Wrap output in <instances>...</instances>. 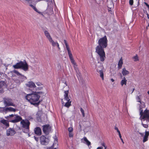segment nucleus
<instances>
[{
	"label": "nucleus",
	"mask_w": 149,
	"mask_h": 149,
	"mask_svg": "<svg viewBox=\"0 0 149 149\" xmlns=\"http://www.w3.org/2000/svg\"><path fill=\"white\" fill-rule=\"evenodd\" d=\"M123 64V62L122 60V57H121L119 60L118 63V69H121L122 67V65Z\"/></svg>",
	"instance_id": "nucleus-21"
},
{
	"label": "nucleus",
	"mask_w": 149,
	"mask_h": 149,
	"mask_svg": "<svg viewBox=\"0 0 149 149\" xmlns=\"http://www.w3.org/2000/svg\"><path fill=\"white\" fill-rule=\"evenodd\" d=\"M76 71L77 72V70H76Z\"/></svg>",
	"instance_id": "nucleus-56"
},
{
	"label": "nucleus",
	"mask_w": 149,
	"mask_h": 149,
	"mask_svg": "<svg viewBox=\"0 0 149 149\" xmlns=\"http://www.w3.org/2000/svg\"><path fill=\"white\" fill-rule=\"evenodd\" d=\"M80 111L82 114L83 116V117H84L85 116V113H84V111L83 110V109L81 108H80Z\"/></svg>",
	"instance_id": "nucleus-32"
},
{
	"label": "nucleus",
	"mask_w": 149,
	"mask_h": 149,
	"mask_svg": "<svg viewBox=\"0 0 149 149\" xmlns=\"http://www.w3.org/2000/svg\"><path fill=\"white\" fill-rule=\"evenodd\" d=\"M16 133V132L13 128H9L6 130V135L7 136H13Z\"/></svg>",
	"instance_id": "nucleus-11"
},
{
	"label": "nucleus",
	"mask_w": 149,
	"mask_h": 149,
	"mask_svg": "<svg viewBox=\"0 0 149 149\" xmlns=\"http://www.w3.org/2000/svg\"><path fill=\"white\" fill-rule=\"evenodd\" d=\"M104 147V149H107V147L106 146H105Z\"/></svg>",
	"instance_id": "nucleus-54"
},
{
	"label": "nucleus",
	"mask_w": 149,
	"mask_h": 149,
	"mask_svg": "<svg viewBox=\"0 0 149 149\" xmlns=\"http://www.w3.org/2000/svg\"><path fill=\"white\" fill-rule=\"evenodd\" d=\"M41 93L42 92H32V93L27 94L25 97V98L31 104L36 106H38L41 102L40 100H39L40 96L38 94Z\"/></svg>",
	"instance_id": "nucleus-2"
},
{
	"label": "nucleus",
	"mask_w": 149,
	"mask_h": 149,
	"mask_svg": "<svg viewBox=\"0 0 149 149\" xmlns=\"http://www.w3.org/2000/svg\"><path fill=\"white\" fill-rule=\"evenodd\" d=\"M148 139V137L146 136H144V137H143V143H144L146 141H147Z\"/></svg>",
	"instance_id": "nucleus-30"
},
{
	"label": "nucleus",
	"mask_w": 149,
	"mask_h": 149,
	"mask_svg": "<svg viewBox=\"0 0 149 149\" xmlns=\"http://www.w3.org/2000/svg\"><path fill=\"white\" fill-rule=\"evenodd\" d=\"M118 135H119V137L120 138V139L122 138V136H121L120 133H119L118 134Z\"/></svg>",
	"instance_id": "nucleus-44"
},
{
	"label": "nucleus",
	"mask_w": 149,
	"mask_h": 149,
	"mask_svg": "<svg viewBox=\"0 0 149 149\" xmlns=\"http://www.w3.org/2000/svg\"><path fill=\"white\" fill-rule=\"evenodd\" d=\"M69 137L70 138L73 137V134L72 132H69Z\"/></svg>",
	"instance_id": "nucleus-36"
},
{
	"label": "nucleus",
	"mask_w": 149,
	"mask_h": 149,
	"mask_svg": "<svg viewBox=\"0 0 149 149\" xmlns=\"http://www.w3.org/2000/svg\"><path fill=\"white\" fill-rule=\"evenodd\" d=\"M56 46H57L58 48L59 49H60V48L59 47V45L58 43L57 44V45Z\"/></svg>",
	"instance_id": "nucleus-45"
},
{
	"label": "nucleus",
	"mask_w": 149,
	"mask_h": 149,
	"mask_svg": "<svg viewBox=\"0 0 149 149\" xmlns=\"http://www.w3.org/2000/svg\"><path fill=\"white\" fill-rule=\"evenodd\" d=\"M6 86V84L4 81H0V89L2 88L1 90L3 89L2 91H3V88H4Z\"/></svg>",
	"instance_id": "nucleus-22"
},
{
	"label": "nucleus",
	"mask_w": 149,
	"mask_h": 149,
	"mask_svg": "<svg viewBox=\"0 0 149 149\" xmlns=\"http://www.w3.org/2000/svg\"><path fill=\"white\" fill-rule=\"evenodd\" d=\"M13 117L12 120H10L9 122L12 123H16L21 121L22 119V118L17 115H13V114L10 115L8 117V118Z\"/></svg>",
	"instance_id": "nucleus-6"
},
{
	"label": "nucleus",
	"mask_w": 149,
	"mask_h": 149,
	"mask_svg": "<svg viewBox=\"0 0 149 149\" xmlns=\"http://www.w3.org/2000/svg\"><path fill=\"white\" fill-rule=\"evenodd\" d=\"M134 88L132 90V93H133V91H134Z\"/></svg>",
	"instance_id": "nucleus-52"
},
{
	"label": "nucleus",
	"mask_w": 149,
	"mask_h": 149,
	"mask_svg": "<svg viewBox=\"0 0 149 149\" xmlns=\"http://www.w3.org/2000/svg\"><path fill=\"white\" fill-rule=\"evenodd\" d=\"M102 146H103L104 147H105L106 146L105 144V143H102Z\"/></svg>",
	"instance_id": "nucleus-48"
},
{
	"label": "nucleus",
	"mask_w": 149,
	"mask_h": 149,
	"mask_svg": "<svg viewBox=\"0 0 149 149\" xmlns=\"http://www.w3.org/2000/svg\"><path fill=\"white\" fill-rule=\"evenodd\" d=\"M35 133L38 136H40L41 134V130L39 127H37L34 129Z\"/></svg>",
	"instance_id": "nucleus-15"
},
{
	"label": "nucleus",
	"mask_w": 149,
	"mask_h": 149,
	"mask_svg": "<svg viewBox=\"0 0 149 149\" xmlns=\"http://www.w3.org/2000/svg\"><path fill=\"white\" fill-rule=\"evenodd\" d=\"M46 137L44 136H42L40 138V141L42 144L46 145L47 142L46 141Z\"/></svg>",
	"instance_id": "nucleus-19"
},
{
	"label": "nucleus",
	"mask_w": 149,
	"mask_h": 149,
	"mask_svg": "<svg viewBox=\"0 0 149 149\" xmlns=\"http://www.w3.org/2000/svg\"><path fill=\"white\" fill-rule=\"evenodd\" d=\"M149 136V132L146 131L145 132L144 136L148 137Z\"/></svg>",
	"instance_id": "nucleus-35"
},
{
	"label": "nucleus",
	"mask_w": 149,
	"mask_h": 149,
	"mask_svg": "<svg viewBox=\"0 0 149 149\" xmlns=\"http://www.w3.org/2000/svg\"><path fill=\"white\" fill-rule=\"evenodd\" d=\"M127 82V80L126 79L125 77H124L123 79L121 80L120 82V84L122 86H123L124 84L126 85Z\"/></svg>",
	"instance_id": "nucleus-25"
},
{
	"label": "nucleus",
	"mask_w": 149,
	"mask_h": 149,
	"mask_svg": "<svg viewBox=\"0 0 149 149\" xmlns=\"http://www.w3.org/2000/svg\"><path fill=\"white\" fill-rule=\"evenodd\" d=\"M13 72L14 73L16 74L17 76H20V79L23 80H25L27 79V78L24 75H22L17 71L14 70L13 71Z\"/></svg>",
	"instance_id": "nucleus-13"
},
{
	"label": "nucleus",
	"mask_w": 149,
	"mask_h": 149,
	"mask_svg": "<svg viewBox=\"0 0 149 149\" xmlns=\"http://www.w3.org/2000/svg\"><path fill=\"white\" fill-rule=\"evenodd\" d=\"M4 104L6 107L9 106H15V104L12 102V100L10 98H4L3 99Z\"/></svg>",
	"instance_id": "nucleus-7"
},
{
	"label": "nucleus",
	"mask_w": 149,
	"mask_h": 149,
	"mask_svg": "<svg viewBox=\"0 0 149 149\" xmlns=\"http://www.w3.org/2000/svg\"><path fill=\"white\" fill-rule=\"evenodd\" d=\"M65 84H66V85H67V84H66V82H65Z\"/></svg>",
	"instance_id": "nucleus-57"
},
{
	"label": "nucleus",
	"mask_w": 149,
	"mask_h": 149,
	"mask_svg": "<svg viewBox=\"0 0 149 149\" xmlns=\"http://www.w3.org/2000/svg\"><path fill=\"white\" fill-rule=\"evenodd\" d=\"M36 84L38 86H40L42 85V84L40 82L36 83Z\"/></svg>",
	"instance_id": "nucleus-41"
},
{
	"label": "nucleus",
	"mask_w": 149,
	"mask_h": 149,
	"mask_svg": "<svg viewBox=\"0 0 149 149\" xmlns=\"http://www.w3.org/2000/svg\"><path fill=\"white\" fill-rule=\"evenodd\" d=\"M56 46H57L58 48L59 49H60V48L59 47V45L58 43L57 44V45Z\"/></svg>",
	"instance_id": "nucleus-46"
},
{
	"label": "nucleus",
	"mask_w": 149,
	"mask_h": 149,
	"mask_svg": "<svg viewBox=\"0 0 149 149\" xmlns=\"http://www.w3.org/2000/svg\"><path fill=\"white\" fill-rule=\"evenodd\" d=\"M122 141V143H124V141L123 139L122 138L120 139Z\"/></svg>",
	"instance_id": "nucleus-51"
},
{
	"label": "nucleus",
	"mask_w": 149,
	"mask_h": 149,
	"mask_svg": "<svg viewBox=\"0 0 149 149\" xmlns=\"http://www.w3.org/2000/svg\"><path fill=\"white\" fill-rule=\"evenodd\" d=\"M3 109L4 111H13L15 112L16 111V109H14L13 107H2L1 108Z\"/></svg>",
	"instance_id": "nucleus-18"
},
{
	"label": "nucleus",
	"mask_w": 149,
	"mask_h": 149,
	"mask_svg": "<svg viewBox=\"0 0 149 149\" xmlns=\"http://www.w3.org/2000/svg\"><path fill=\"white\" fill-rule=\"evenodd\" d=\"M64 98L63 99L64 101H71L70 99L68 97V94L69 93L68 91H64Z\"/></svg>",
	"instance_id": "nucleus-14"
},
{
	"label": "nucleus",
	"mask_w": 149,
	"mask_h": 149,
	"mask_svg": "<svg viewBox=\"0 0 149 149\" xmlns=\"http://www.w3.org/2000/svg\"><path fill=\"white\" fill-rule=\"evenodd\" d=\"M114 129L116 130L117 131V132L118 133V134L120 133V131L118 130V127L116 126L115 127Z\"/></svg>",
	"instance_id": "nucleus-39"
},
{
	"label": "nucleus",
	"mask_w": 149,
	"mask_h": 149,
	"mask_svg": "<svg viewBox=\"0 0 149 149\" xmlns=\"http://www.w3.org/2000/svg\"><path fill=\"white\" fill-rule=\"evenodd\" d=\"M30 6L35 11H36V12H37L39 14H40L41 15H42V16H44V15L43 14V13L40 11H39L38 10L37 8H36V7L34 6L32 4H30Z\"/></svg>",
	"instance_id": "nucleus-20"
},
{
	"label": "nucleus",
	"mask_w": 149,
	"mask_h": 149,
	"mask_svg": "<svg viewBox=\"0 0 149 149\" xmlns=\"http://www.w3.org/2000/svg\"><path fill=\"white\" fill-rule=\"evenodd\" d=\"M26 85V87L30 88H34L36 87L35 84L31 81L28 82Z\"/></svg>",
	"instance_id": "nucleus-12"
},
{
	"label": "nucleus",
	"mask_w": 149,
	"mask_h": 149,
	"mask_svg": "<svg viewBox=\"0 0 149 149\" xmlns=\"http://www.w3.org/2000/svg\"><path fill=\"white\" fill-rule=\"evenodd\" d=\"M54 149H56V148H54Z\"/></svg>",
	"instance_id": "nucleus-59"
},
{
	"label": "nucleus",
	"mask_w": 149,
	"mask_h": 149,
	"mask_svg": "<svg viewBox=\"0 0 149 149\" xmlns=\"http://www.w3.org/2000/svg\"><path fill=\"white\" fill-rule=\"evenodd\" d=\"M102 147H98L97 148V149H102Z\"/></svg>",
	"instance_id": "nucleus-49"
},
{
	"label": "nucleus",
	"mask_w": 149,
	"mask_h": 149,
	"mask_svg": "<svg viewBox=\"0 0 149 149\" xmlns=\"http://www.w3.org/2000/svg\"><path fill=\"white\" fill-rule=\"evenodd\" d=\"M147 93H148V95H149V91Z\"/></svg>",
	"instance_id": "nucleus-55"
},
{
	"label": "nucleus",
	"mask_w": 149,
	"mask_h": 149,
	"mask_svg": "<svg viewBox=\"0 0 149 149\" xmlns=\"http://www.w3.org/2000/svg\"><path fill=\"white\" fill-rule=\"evenodd\" d=\"M8 120H9V121H10V120H11L10 119V120H9V119H8Z\"/></svg>",
	"instance_id": "nucleus-58"
},
{
	"label": "nucleus",
	"mask_w": 149,
	"mask_h": 149,
	"mask_svg": "<svg viewBox=\"0 0 149 149\" xmlns=\"http://www.w3.org/2000/svg\"><path fill=\"white\" fill-rule=\"evenodd\" d=\"M111 81H112V82H113L114 81V80L113 79H111Z\"/></svg>",
	"instance_id": "nucleus-50"
},
{
	"label": "nucleus",
	"mask_w": 149,
	"mask_h": 149,
	"mask_svg": "<svg viewBox=\"0 0 149 149\" xmlns=\"http://www.w3.org/2000/svg\"><path fill=\"white\" fill-rule=\"evenodd\" d=\"M47 149H54V148L53 146H51L47 148Z\"/></svg>",
	"instance_id": "nucleus-42"
},
{
	"label": "nucleus",
	"mask_w": 149,
	"mask_h": 149,
	"mask_svg": "<svg viewBox=\"0 0 149 149\" xmlns=\"http://www.w3.org/2000/svg\"><path fill=\"white\" fill-rule=\"evenodd\" d=\"M34 139L35 140L37 141H38L39 138L38 137H35Z\"/></svg>",
	"instance_id": "nucleus-43"
},
{
	"label": "nucleus",
	"mask_w": 149,
	"mask_h": 149,
	"mask_svg": "<svg viewBox=\"0 0 149 149\" xmlns=\"http://www.w3.org/2000/svg\"><path fill=\"white\" fill-rule=\"evenodd\" d=\"M140 115L142 119H149V110L146 109L143 112V110L140 107L139 109Z\"/></svg>",
	"instance_id": "nucleus-5"
},
{
	"label": "nucleus",
	"mask_w": 149,
	"mask_h": 149,
	"mask_svg": "<svg viewBox=\"0 0 149 149\" xmlns=\"http://www.w3.org/2000/svg\"><path fill=\"white\" fill-rule=\"evenodd\" d=\"M122 73L123 75L125 76L129 74L130 72L126 70L125 68H124L123 69Z\"/></svg>",
	"instance_id": "nucleus-24"
},
{
	"label": "nucleus",
	"mask_w": 149,
	"mask_h": 149,
	"mask_svg": "<svg viewBox=\"0 0 149 149\" xmlns=\"http://www.w3.org/2000/svg\"><path fill=\"white\" fill-rule=\"evenodd\" d=\"M133 58L134 59V61H139V59L138 58V57L137 55H136L135 56L133 57Z\"/></svg>",
	"instance_id": "nucleus-29"
},
{
	"label": "nucleus",
	"mask_w": 149,
	"mask_h": 149,
	"mask_svg": "<svg viewBox=\"0 0 149 149\" xmlns=\"http://www.w3.org/2000/svg\"><path fill=\"white\" fill-rule=\"evenodd\" d=\"M68 130L69 132H72L73 129L72 127H69L68 128Z\"/></svg>",
	"instance_id": "nucleus-33"
},
{
	"label": "nucleus",
	"mask_w": 149,
	"mask_h": 149,
	"mask_svg": "<svg viewBox=\"0 0 149 149\" xmlns=\"http://www.w3.org/2000/svg\"><path fill=\"white\" fill-rule=\"evenodd\" d=\"M146 15L147 16V17L148 19H149V14L148 13H147Z\"/></svg>",
	"instance_id": "nucleus-47"
},
{
	"label": "nucleus",
	"mask_w": 149,
	"mask_h": 149,
	"mask_svg": "<svg viewBox=\"0 0 149 149\" xmlns=\"http://www.w3.org/2000/svg\"><path fill=\"white\" fill-rule=\"evenodd\" d=\"M42 112L41 111H38L36 114V117L38 119H40V117L42 114Z\"/></svg>",
	"instance_id": "nucleus-28"
},
{
	"label": "nucleus",
	"mask_w": 149,
	"mask_h": 149,
	"mask_svg": "<svg viewBox=\"0 0 149 149\" xmlns=\"http://www.w3.org/2000/svg\"><path fill=\"white\" fill-rule=\"evenodd\" d=\"M129 4L130 5L132 6L133 4V0H130Z\"/></svg>",
	"instance_id": "nucleus-37"
},
{
	"label": "nucleus",
	"mask_w": 149,
	"mask_h": 149,
	"mask_svg": "<svg viewBox=\"0 0 149 149\" xmlns=\"http://www.w3.org/2000/svg\"><path fill=\"white\" fill-rule=\"evenodd\" d=\"M49 41L52 44V45L54 47L56 46L57 45L58 43V42H54L52 39Z\"/></svg>",
	"instance_id": "nucleus-27"
},
{
	"label": "nucleus",
	"mask_w": 149,
	"mask_h": 149,
	"mask_svg": "<svg viewBox=\"0 0 149 149\" xmlns=\"http://www.w3.org/2000/svg\"><path fill=\"white\" fill-rule=\"evenodd\" d=\"M0 122L6 126V128L8 127L9 126V122L4 119L1 120Z\"/></svg>",
	"instance_id": "nucleus-17"
},
{
	"label": "nucleus",
	"mask_w": 149,
	"mask_h": 149,
	"mask_svg": "<svg viewBox=\"0 0 149 149\" xmlns=\"http://www.w3.org/2000/svg\"><path fill=\"white\" fill-rule=\"evenodd\" d=\"M43 132L46 135L49 134L51 130V127L49 124H46L42 126Z\"/></svg>",
	"instance_id": "nucleus-8"
},
{
	"label": "nucleus",
	"mask_w": 149,
	"mask_h": 149,
	"mask_svg": "<svg viewBox=\"0 0 149 149\" xmlns=\"http://www.w3.org/2000/svg\"><path fill=\"white\" fill-rule=\"evenodd\" d=\"M64 41L65 45L66 48L68 51V54L69 55V57L70 60L73 59V58L72 54L71 53L69 47L68 45L67 41L65 40H64Z\"/></svg>",
	"instance_id": "nucleus-10"
},
{
	"label": "nucleus",
	"mask_w": 149,
	"mask_h": 149,
	"mask_svg": "<svg viewBox=\"0 0 149 149\" xmlns=\"http://www.w3.org/2000/svg\"><path fill=\"white\" fill-rule=\"evenodd\" d=\"M140 97V96H137L136 97V99L138 102H139L141 103V100Z\"/></svg>",
	"instance_id": "nucleus-31"
},
{
	"label": "nucleus",
	"mask_w": 149,
	"mask_h": 149,
	"mask_svg": "<svg viewBox=\"0 0 149 149\" xmlns=\"http://www.w3.org/2000/svg\"><path fill=\"white\" fill-rule=\"evenodd\" d=\"M142 125L144 127H145V128H147L148 127V125L147 124H144L142 123Z\"/></svg>",
	"instance_id": "nucleus-38"
},
{
	"label": "nucleus",
	"mask_w": 149,
	"mask_h": 149,
	"mask_svg": "<svg viewBox=\"0 0 149 149\" xmlns=\"http://www.w3.org/2000/svg\"><path fill=\"white\" fill-rule=\"evenodd\" d=\"M144 3L146 6L148 7V9H149V5L148 4V3L146 2H144Z\"/></svg>",
	"instance_id": "nucleus-40"
},
{
	"label": "nucleus",
	"mask_w": 149,
	"mask_h": 149,
	"mask_svg": "<svg viewBox=\"0 0 149 149\" xmlns=\"http://www.w3.org/2000/svg\"><path fill=\"white\" fill-rule=\"evenodd\" d=\"M104 67L103 65H100L97 68V72L99 73L102 80H104L103 70Z\"/></svg>",
	"instance_id": "nucleus-9"
},
{
	"label": "nucleus",
	"mask_w": 149,
	"mask_h": 149,
	"mask_svg": "<svg viewBox=\"0 0 149 149\" xmlns=\"http://www.w3.org/2000/svg\"><path fill=\"white\" fill-rule=\"evenodd\" d=\"M15 69H21L25 71L28 70L29 65L25 60L23 61H20L19 62L13 65Z\"/></svg>",
	"instance_id": "nucleus-3"
},
{
	"label": "nucleus",
	"mask_w": 149,
	"mask_h": 149,
	"mask_svg": "<svg viewBox=\"0 0 149 149\" xmlns=\"http://www.w3.org/2000/svg\"><path fill=\"white\" fill-rule=\"evenodd\" d=\"M83 140L85 142V143H86L88 146L91 145V142L87 139L86 137H84L83 138Z\"/></svg>",
	"instance_id": "nucleus-26"
},
{
	"label": "nucleus",
	"mask_w": 149,
	"mask_h": 149,
	"mask_svg": "<svg viewBox=\"0 0 149 149\" xmlns=\"http://www.w3.org/2000/svg\"><path fill=\"white\" fill-rule=\"evenodd\" d=\"M148 26L149 27V23L148 24V26L146 27V29H147Z\"/></svg>",
	"instance_id": "nucleus-53"
},
{
	"label": "nucleus",
	"mask_w": 149,
	"mask_h": 149,
	"mask_svg": "<svg viewBox=\"0 0 149 149\" xmlns=\"http://www.w3.org/2000/svg\"><path fill=\"white\" fill-rule=\"evenodd\" d=\"M71 61V63L74 65H76V63L75 62L74 60V59H71L70 60Z\"/></svg>",
	"instance_id": "nucleus-34"
},
{
	"label": "nucleus",
	"mask_w": 149,
	"mask_h": 149,
	"mask_svg": "<svg viewBox=\"0 0 149 149\" xmlns=\"http://www.w3.org/2000/svg\"><path fill=\"white\" fill-rule=\"evenodd\" d=\"M62 104L63 105L67 108H69L70 106L71 105V101H66V102H64L63 101V99H61Z\"/></svg>",
	"instance_id": "nucleus-16"
},
{
	"label": "nucleus",
	"mask_w": 149,
	"mask_h": 149,
	"mask_svg": "<svg viewBox=\"0 0 149 149\" xmlns=\"http://www.w3.org/2000/svg\"><path fill=\"white\" fill-rule=\"evenodd\" d=\"M44 33L45 36H46V37L49 41L52 39L50 35V34L47 31H45L44 32Z\"/></svg>",
	"instance_id": "nucleus-23"
},
{
	"label": "nucleus",
	"mask_w": 149,
	"mask_h": 149,
	"mask_svg": "<svg viewBox=\"0 0 149 149\" xmlns=\"http://www.w3.org/2000/svg\"><path fill=\"white\" fill-rule=\"evenodd\" d=\"M21 124L22 125V127L25 130V132L27 133L29 131V126L30 123L28 119L22 120L21 122Z\"/></svg>",
	"instance_id": "nucleus-4"
},
{
	"label": "nucleus",
	"mask_w": 149,
	"mask_h": 149,
	"mask_svg": "<svg viewBox=\"0 0 149 149\" xmlns=\"http://www.w3.org/2000/svg\"><path fill=\"white\" fill-rule=\"evenodd\" d=\"M98 45L95 48V52L98 55V59L102 62H103L106 58L105 53L104 49L108 46V40L105 36L100 38L98 40Z\"/></svg>",
	"instance_id": "nucleus-1"
}]
</instances>
